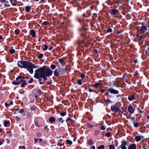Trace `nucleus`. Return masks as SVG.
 <instances>
[{
  "instance_id": "1",
  "label": "nucleus",
  "mask_w": 149,
  "mask_h": 149,
  "mask_svg": "<svg viewBox=\"0 0 149 149\" xmlns=\"http://www.w3.org/2000/svg\"><path fill=\"white\" fill-rule=\"evenodd\" d=\"M53 73V71L50 69H45L44 67H41L35 71L34 75L35 78L39 79L42 78L46 74L47 76L51 75Z\"/></svg>"
},
{
  "instance_id": "2",
  "label": "nucleus",
  "mask_w": 149,
  "mask_h": 149,
  "mask_svg": "<svg viewBox=\"0 0 149 149\" xmlns=\"http://www.w3.org/2000/svg\"><path fill=\"white\" fill-rule=\"evenodd\" d=\"M18 66L20 68L27 69L30 74L33 72V68H35L36 66L32 63L25 61H21L18 62Z\"/></svg>"
},
{
  "instance_id": "3",
  "label": "nucleus",
  "mask_w": 149,
  "mask_h": 149,
  "mask_svg": "<svg viewBox=\"0 0 149 149\" xmlns=\"http://www.w3.org/2000/svg\"><path fill=\"white\" fill-rule=\"evenodd\" d=\"M24 77L19 75L16 78V81H14L12 84L15 85H17L18 84H21V87H24L25 85L27 84L26 83V80H24Z\"/></svg>"
},
{
  "instance_id": "4",
  "label": "nucleus",
  "mask_w": 149,
  "mask_h": 149,
  "mask_svg": "<svg viewBox=\"0 0 149 149\" xmlns=\"http://www.w3.org/2000/svg\"><path fill=\"white\" fill-rule=\"evenodd\" d=\"M77 42L80 46V49L81 52H83L84 55H86L89 53V51L88 49V47L86 45L84 46L83 45L84 42V40H78Z\"/></svg>"
},
{
  "instance_id": "5",
  "label": "nucleus",
  "mask_w": 149,
  "mask_h": 149,
  "mask_svg": "<svg viewBox=\"0 0 149 149\" xmlns=\"http://www.w3.org/2000/svg\"><path fill=\"white\" fill-rule=\"evenodd\" d=\"M147 31V28L146 26L143 24H141L140 29L138 30L137 33H139L140 35L146 34V31Z\"/></svg>"
},
{
  "instance_id": "6",
  "label": "nucleus",
  "mask_w": 149,
  "mask_h": 149,
  "mask_svg": "<svg viewBox=\"0 0 149 149\" xmlns=\"http://www.w3.org/2000/svg\"><path fill=\"white\" fill-rule=\"evenodd\" d=\"M107 91L111 94L114 95L117 94L119 93V91L112 88H109L107 90Z\"/></svg>"
},
{
  "instance_id": "7",
  "label": "nucleus",
  "mask_w": 149,
  "mask_h": 149,
  "mask_svg": "<svg viewBox=\"0 0 149 149\" xmlns=\"http://www.w3.org/2000/svg\"><path fill=\"white\" fill-rule=\"evenodd\" d=\"M111 109L112 111L115 113H117L120 110V109L116 105H112L111 107Z\"/></svg>"
},
{
  "instance_id": "8",
  "label": "nucleus",
  "mask_w": 149,
  "mask_h": 149,
  "mask_svg": "<svg viewBox=\"0 0 149 149\" xmlns=\"http://www.w3.org/2000/svg\"><path fill=\"white\" fill-rule=\"evenodd\" d=\"M119 12V10L118 9H111L110 11V14L112 15L113 17L117 18V13Z\"/></svg>"
},
{
  "instance_id": "9",
  "label": "nucleus",
  "mask_w": 149,
  "mask_h": 149,
  "mask_svg": "<svg viewBox=\"0 0 149 149\" xmlns=\"http://www.w3.org/2000/svg\"><path fill=\"white\" fill-rule=\"evenodd\" d=\"M76 0H75V3ZM76 6L75 5V8H76L77 10L78 11L81 10V5L82 3V2L81 1L79 0L78 2L76 1Z\"/></svg>"
},
{
  "instance_id": "10",
  "label": "nucleus",
  "mask_w": 149,
  "mask_h": 149,
  "mask_svg": "<svg viewBox=\"0 0 149 149\" xmlns=\"http://www.w3.org/2000/svg\"><path fill=\"white\" fill-rule=\"evenodd\" d=\"M139 34V33H138L136 35V37L139 38V40H142V39H145L146 36V34H144L143 35H141V36H140Z\"/></svg>"
},
{
  "instance_id": "11",
  "label": "nucleus",
  "mask_w": 149,
  "mask_h": 149,
  "mask_svg": "<svg viewBox=\"0 0 149 149\" xmlns=\"http://www.w3.org/2000/svg\"><path fill=\"white\" fill-rule=\"evenodd\" d=\"M121 143L122 144L120 146V148H121V149H126L127 148L126 146V145H127V141H125L124 142L122 141Z\"/></svg>"
},
{
  "instance_id": "12",
  "label": "nucleus",
  "mask_w": 149,
  "mask_h": 149,
  "mask_svg": "<svg viewBox=\"0 0 149 149\" xmlns=\"http://www.w3.org/2000/svg\"><path fill=\"white\" fill-rule=\"evenodd\" d=\"M135 109H134L132 106L131 105L129 106L128 108V112L132 114L134 112Z\"/></svg>"
},
{
  "instance_id": "13",
  "label": "nucleus",
  "mask_w": 149,
  "mask_h": 149,
  "mask_svg": "<svg viewBox=\"0 0 149 149\" xmlns=\"http://www.w3.org/2000/svg\"><path fill=\"white\" fill-rule=\"evenodd\" d=\"M91 15V11L90 10L87 11L86 13H84L83 14V16L85 17H88Z\"/></svg>"
},
{
  "instance_id": "14",
  "label": "nucleus",
  "mask_w": 149,
  "mask_h": 149,
  "mask_svg": "<svg viewBox=\"0 0 149 149\" xmlns=\"http://www.w3.org/2000/svg\"><path fill=\"white\" fill-rule=\"evenodd\" d=\"M136 145L135 143H132L130 144L128 147V149H136Z\"/></svg>"
},
{
  "instance_id": "15",
  "label": "nucleus",
  "mask_w": 149,
  "mask_h": 149,
  "mask_svg": "<svg viewBox=\"0 0 149 149\" xmlns=\"http://www.w3.org/2000/svg\"><path fill=\"white\" fill-rule=\"evenodd\" d=\"M100 85V83L99 82H97L95 84H92L91 86H93L95 88V89H97L99 86Z\"/></svg>"
},
{
  "instance_id": "16",
  "label": "nucleus",
  "mask_w": 149,
  "mask_h": 149,
  "mask_svg": "<svg viewBox=\"0 0 149 149\" xmlns=\"http://www.w3.org/2000/svg\"><path fill=\"white\" fill-rule=\"evenodd\" d=\"M11 4L13 6H15L17 3V1L16 0H10Z\"/></svg>"
},
{
  "instance_id": "17",
  "label": "nucleus",
  "mask_w": 149,
  "mask_h": 149,
  "mask_svg": "<svg viewBox=\"0 0 149 149\" xmlns=\"http://www.w3.org/2000/svg\"><path fill=\"white\" fill-rule=\"evenodd\" d=\"M87 143L89 145H92L93 143V141L92 139H90L87 141Z\"/></svg>"
},
{
  "instance_id": "18",
  "label": "nucleus",
  "mask_w": 149,
  "mask_h": 149,
  "mask_svg": "<svg viewBox=\"0 0 149 149\" xmlns=\"http://www.w3.org/2000/svg\"><path fill=\"white\" fill-rule=\"evenodd\" d=\"M30 34L33 37H34L36 36L35 32V31L33 30H30Z\"/></svg>"
},
{
  "instance_id": "19",
  "label": "nucleus",
  "mask_w": 149,
  "mask_h": 149,
  "mask_svg": "<svg viewBox=\"0 0 149 149\" xmlns=\"http://www.w3.org/2000/svg\"><path fill=\"white\" fill-rule=\"evenodd\" d=\"M54 75L56 77H58L59 75L58 72V70L56 69L54 71Z\"/></svg>"
},
{
  "instance_id": "20",
  "label": "nucleus",
  "mask_w": 149,
  "mask_h": 149,
  "mask_svg": "<svg viewBox=\"0 0 149 149\" xmlns=\"http://www.w3.org/2000/svg\"><path fill=\"white\" fill-rule=\"evenodd\" d=\"M128 99L130 101H131L134 99L135 100L134 95H132L131 97L129 96L128 97Z\"/></svg>"
},
{
  "instance_id": "21",
  "label": "nucleus",
  "mask_w": 149,
  "mask_h": 149,
  "mask_svg": "<svg viewBox=\"0 0 149 149\" xmlns=\"http://www.w3.org/2000/svg\"><path fill=\"white\" fill-rule=\"evenodd\" d=\"M135 140L137 142H139L141 140L140 136H136L135 137Z\"/></svg>"
},
{
  "instance_id": "22",
  "label": "nucleus",
  "mask_w": 149,
  "mask_h": 149,
  "mask_svg": "<svg viewBox=\"0 0 149 149\" xmlns=\"http://www.w3.org/2000/svg\"><path fill=\"white\" fill-rule=\"evenodd\" d=\"M10 122L9 121L5 120L4 121V125L5 127L8 126V125L9 124Z\"/></svg>"
},
{
  "instance_id": "23",
  "label": "nucleus",
  "mask_w": 149,
  "mask_h": 149,
  "mask_svg": "<svg viewBox=\"0 0 149 149\" xmlns=\"http://www.w3.org/2000/svg\"><path fill=\"white\" fill-rule=\"evenodd\" d=\"M55 118L54 117H52L50 118L49 119V121L51 123H54L55 121Z\"/></svg>"
},
{
  "instance_id": "24",
  "label": "nucleus",
  "mask_w": 149,
  "mask_h": 149,
  "mask_svg": "<svg viewBox=\"0 0 149 149\" xmlns=\"http://www.w3.org/2000/svg\"><path fill=\"white\" fill-rule=\"evenodd\" d=\"M82 79H78L77 80V83L78 85H81L82 84Z\"/></svg>"
},
{
  "instance_id": "25",
  "label": "nucleus",
  "mask_w": 149,
  "mask_h": 149,
  "mask_svg": "<svg viewBox=\"0 0 149 149\" xmlns=\"http://www.w3.org/2000/svg\"><path fill=\"white\" fill-rule=\"evenodd\" d=\"M81 73L79 71H76L75 70V74H76L77 77L79 78H80V76L81 75Z\"/></svg>"
},
{
  "instance_id": "26",
  "label": "nucleus",
  "mask_w": 149,
  "mask_h": 149,
  "mask_svg": "<svg viewBox=\"0 0 149 149\" xmlns=\"http://www.w3.org/2000/svg\"><path fill=\"white\" fill-rule=\"evenodd\" d=\"M101 132L99 130H96L94 132V135L95 136H97Z\"/></svg>"
},
{
  "instance_id": "27",
  "label": "nucleus",
  "mask_w": 149,
  "mask_h": 149,
  "mask_svg": "<svg viewBox=\"0 0 149 149\" xmlns=\"http://www.w3.org/2000/svg\"><path fill=\"white\" fill-rule=\"evenodd\" d=\"M86 126L87 127L92 128L93 127V126L91 125L89 123H87L86 125Z\"/></svg>"
},
{
  "instance_id": "28",
  "label": "nucleus",
  "mask_w": 149,
  "mask_h": 149,
  "mask_svg": "<svg viewBox=\"0 0 149 149\" xmlns=\"http://www.w3.org/2000/svg\"><path fill=\"white\" fill-rule=\"evenodd\" d=\"M105 102L106 103H111L112 104L113 103V102L112 101H111V100H110V99H109L105 100Z\"/></svg>"
},
{
  "instance_id": "29",
  "label": "nucleus",
  "mask_w": 149,
  "mask_h": 149,
  "mask_svg": "<svg viewBox=\"0 0 149 149\" xmlns=\"http://www.w3.org/2000/svg\"><path fill=\"white\" fill-rule=\"evenodd\" d=\"M134 127L136 128H137L139 127V126H140L139 125L140 124H139L138 123H133Z\"/></svg>"
},
{
  "instance_id": "30",
  "label": "nucleus",
  "mask_w": 149,
  "mask_h": 149,
  "mask_svg": "<svg viewBox=\"0 0 149 149\" xmlns=\"http://www.w3.org/2000/svg\"><path fill=\"white\" fill-rule=\"evenodd\" d=\"M141 109L140 108H138V110L139 112L140 113H143V111L141 110V109H144V107H143L141 106Z\"/></svg>"
},
{
  "instance_id": "31",
  "label": "nucleus",
  "mask_w": 149,
  "mask_h": 149,
  "mask_svg": "<svg viewBox=\"0 0 149 149\" xmlns=\"http://www.w3.org/2000/svg\"><path fill=\"white\" fill-rule=\"evenodd\" d=\"M105 147L104 145H102L97 147V149H104Z\"/></svg>"
},
{
  "instance_id": "32",
  "label": "nucleus",
  "mask_w": 149,
  "mask_h": 149,
  "mask_svg": "<svg viewBox=\"0 0 149 149\" xmlns=\"http://www.w3.org/2000/svg\"><path fill=\"white\" fill-rule=\"evenodd\" d=\"M31 8V6H26L25 7V10L26 11H29L30 10V9Z\"/></svg>"
},
{
  "instance_id": "33",
  "label": "nucleus",
  "mask_w": 149,
  "mask_h": 149,
  "mask_svg": "<svg viewBox=\"0 0 149 149\" xmlns=\"http://www.w3.org/2000/svg\"><path fill=\"white\" fill-rule=\"evenodd\" d=\"M109 149H115V147L113 145H111L109 146Z\"/></svg>"
},
{
  "instance_id": "34",
  "label": "nucleus",
  "mask_w": 149,
  "mask_h": 149,
  "mask_svg": "<svg viewBox=\"0 0 149 149\" xmlns=\"http://www.w3.org/2000/svg\"><path fill=\"white\" fill-rule=\"evenodd\" d=\"M123 113L124 116H126L128 114L127 111L125 109H124L123 111Z\"/></svg>"
},
{
  "instance_id": "35",
  "label": "nucleus",
  "mask_w": 149,
  "mask_h": 149,
  "mask_svg": "<svg viewBox=\"0 0 149 149\" xmlns=\"http://www.w3.org/2000/svg\"><path fill=\"white\" fill-rule=\"evenodd\" d=\"M44 56V55L43 54H40L38 56V57L39 58H42L43 57V56Z\"/></svg>"
},
{
  "instance_id": "36",
  "label": "nucleus",
  "mask_w": 149,
  "mask_h": 149,
  "mask_svg": "<svg viewBox=\"0 0 149 149\" xmlns=\"http://www.w3.org/2000/svg\"><path fill=\"white\" fill-rule=\"evenodd\" d=\"M67 143L68 144H69L70 145H71L72 143L71 141L69 140H67Z\"/></svg>"
},
{
  "instance_id": "37",
  "label": "nucleus",
  "mask_w": 149,
  "mask_h": 149,
  "mask_svg": "<svg viewBox=\"0 0 149 149\" xmlns=\"http://www.w3.org/2000/svg\"><path fill=\"white\" fill-rule=\"evenodd\" d=\"M105 135L106 136H107L108 137H109L111 136L110 132H108L105 134Z\"/></svg>"
},
{
  "instance_id": "38",
  "label": "nucleus",
  "mask_w": 149,
  "mask_h": 149,
  "mask_svg": "<svg viewBox=\"0 0 149 149\" xmlns=\"http://www.w3.org/2000/svg\"><path fill=\"white\" fill-rule=\"evenodd\" d=\"M19 30H18V29H16L15 31V34L16 35H18L19 33Z\"/></svg>"
},
{
  "instance_id": "39",
  "label": "nucleus",
  "mask_w": 149,
  "mask_h": 149,
  "mask_svg": "<svg viewBox=\"0 0 149 149\" xmlns=\"http://www.w3.org/2000/svg\"><path fill=\"white\" fill-rule=\"evenodd\" d=\"M45 47L43 48V49L44 51L46 50L48 48V46L46 45H44Z\"/></svg>"
},
{
  "instance_id": "40",
  "label": "nucleus",
  "mask_w": 149,
  "mask_h": 149,
  "mask_svg": "<svg viewBox=\"0 0 149 149\" xmlns=\"http://www.w3.org/2000/svg\"><path fill=\"white\" fill-rule=\"evenodd\" d=\"M51 68L53 70L54 69L56 68V65L54 64L52 65L51 66Z\"/></svg>"
},
{
  "instance_id": "41",
  "label": "nucleus",
  "mask_w": 149,
  "mask_h": 149,
  "mask_svg": "<svg viewBox=\"0 0 149 149\" xmlns=\"http://www.w3.org/2000/svg\"><path fill=\"white\" fill-rule=\"evenodd\" d=\"M76 20L78 22H79V23H81L82 21H81V20L78 18V17H77L76 18Z\"/></svg>"
},
{
  "instance_id": "42",
  "label": "nucleus",
  "mask_w": 149,
  "mask_h": 149,
  "mask_svg": "<svg viewBox=\"0 0 149 149\" xmlns=\"http://www.w3.org/2000/svg\"><path fill=\"white\" fill-rule=\"evenodd\" d=\"M46 74H45V75H44L43 77H42V78H43V79H44V80H47L48 79L47 78V77H48L49 76H47L46 75Z\"/></svg>"
},
{
  "instance_id": "43",
  "label": "nucleus",
  "mask_w": 149,
  "mask_h": 149,
  "mask_svg": "<svg viewBox=\"0 0 149 149\" xmlns=\"http://www.w3.org/2000/svg\"><path fill=\"white\" fill-rule=\"evenodd\" d=\"M112 31V29L111 28H108L107 30V32L110 33Z\"/></svg>"
},
{
  "instance_id": "44",
  "label": "nucleus",
  "mask_w": 149,
  "mask_h": 149,
  "mask_svg": "<svg viewBox=\"0 0 149 149\" xmlns=\"http://www.w3.org/2000/svg\"><path fill=\"white\" fill-rule=\"evenodd\" d=\"M135 119V118L134 117H132L131 118V120L133 121V123H135V122H136Z\"/></svg>"
},
{
  "instance_id": "45",
  "label": "nucleus",
  "mask_w": 149,
  "mask_h": 149,
  "mask_svg": "<svg viewBox=\"0 0 149 149\" xmlns=\"http://www.w3.org/2000/svg\"><path fill=\"white\" fill-rule=\"evenodd\" d=\"M81 77L82 79H84L85 77V74L83 73H81Z\"/></svg>"
},
{
  "instance_id": "46",
  "label": "nucleus",
  "mask_w": 149,
  "mask_h": 149,
  "mask_svg": "<svg viewBox=\"0 0 149 149\" xmlns=\"http://www.w3.org/2000/svg\"><path fill=\"white\" fill-rule=\"evenodd\" d=\"M100 129L102 130H104L105 128L104 126H102L100 127Z\"/></svg>"
},
{
  "instance_id": "47",
  "label": "nucleus",
  "mask_w": 149,
  "mask_h": 149,
  "mask_svg": "<svg viewBox=\"0 0 149 149\" xmlns=\"http://www.w3.org/2000/svg\"><path fill=\"white\" fill-rule=\"evenodd\" d=\"M35 124L36 126V127H40V126H39V125L38 124V122L36 121L35 122Z\"/></svg>"
},
{
  "instance_id": "48",
  "label": "nucleus",
  "mask_w": 149,
  "mask_h": 149,
  "mask_svg": "<svg viewBox=\"0 0 149 149\" xmlns=\"http://www.w3.org/2000/svg\"><path fill=\"white\" fill-rule=\"evenodd\" d=\"M10 52L11 54L14 53L15 52V50L13 49H11L10 50Z\"/></svg>"
},
{
  "instance_id": "49",
  "label": "nucleus",
  "mask_w": 149,
  "mask_h": 149,
  "mask_svg": "<svg viewBox=\"0 0 149 149\" xmlns=\"http://www.w3.org/2000/svg\"><path fill=\"white\" fill-rule=\"evenodd\" d=\"M24 112V110L22 109H21L19 110V113H23Z\"/></svg>"
},
{
  "instance_id": "50",
  "label": "nucleus",
  "mask_w": 149,
  "mask_h": 149,
  "mask_svg": "<svg viewBox=\"0 0 149 149\" xmlns=\"http://www.w3.org/2000/svg\"><path fill=\"white\" fill-rule=\"evenodd\" d=\"M66 114V113L65 112H62L61 113V115L62 116H65Z\"/></svg>"
},
{
  "instance_id": "51",
  "label": "nucleus",
  "mask_w": 149,
  "mask_h": 149,
  "mask_svg": "<svg viewBox=\"0 0 149 149\" xmlns=\"http://www.w3.org/2000/svg\"><path fill=\"white\" fill-rule=\"evenodd\" d=\"M101 91L102 93H104L105 91V89L101 88Z\"/></svg>"
},
{
  "instance_id": "52",
  "label": "nucleus",
  "mask_w": 149,
  "mask_h": 149,
  "mask_svg": "<svg viewBox=\"0 0 149 149\" xmlns=\"http://www.w3.org/2000/svg\"><path fill=\"white\" fill-rule=\"evenodd\" d=\"M59 121L60 122H61V123H63V118H59Z\"/></svg>"
},
{
  "instance_id": "53",
  "label": "nucleus",
  "mask_w": 149,
  "mask_h": 149,
  "mask_svg": "<svg viewBox=\"0 0 149 149\" xmlns=\"http://www.w3.org/2000/svg\"><path fill=\"white\" fill-rule=\"evenodd\" d=\"M30 109L31 111H33L35 110V107H31L30 108Z\"/></svg>"
},
{
  "instance_id": "54",
  "label": "nucleus",
  "mask_w": 149,
  "mask_h": 149,
  "mask_svg": "<svg viewBox=\"0 0 149 149\" xmlns=\"http://www.w3.org/2000/svg\"><path fill=\"white\" fill-rule=\"evenodd\" d=\"M48 23V22L47 21H44L43 23V24L44 25H47Z\"/></svg>"
},
{
  "instance_id": "55",
  "label": "nucleus",
  "mask_w": 149,
  "mask_h": 149,
  "mask_svg": "<svg viewBox=\"0 0 149 149\" xmlns=\"http://www.w3.org/2000/svg\"><path fill=\"white\" fill-rule=\"evenodd\" d=\"M33 81V79L32 78L30 79V80L28 81L29 83H31Z\"/></svg>"
},
{
  "instance_id": "56",
  "label": "nucleus",
  "mask_w": 149,
  "mask_h": 149,
  "mask_svg": "<svg viewBox=\"0 0 149 149\" xmlns=\"http://www.w3.org/2000/svg\"><path fill=\"white\" fill-rule=\"evenodd\" d=\"M93 52L95 54H96L98 53L97 50V49H95L94 50Z\"/></svg>"
},
{
  "instance_id": "57",
  "label": "nucleus",
  "mask_w": 149,
  "mask_h": 149,
  "mask_svg": "<svg viewBox=\"0 0 149 149\" xmlns=\"http://www.w3.org/2000/svg\"><path fill=\"white\" fill-rule=\"evenodd\" d=\"M63 59H60L59 60V61L60 63H62L63 61Z\"/></svg>"
},
{
  "instance_id": "58",
  "label": "nucleus",
  "mask_w": 149,
  "mask_h": 149,
  "mask_svg": "<svg viewBox=\"0 0 149 149\" xmlns=\"http://www.w3.org/2000/svg\"><path fill=\"white\" fill-rule=\"evenodd\" d=\"M69 120H70L71 121H73V120L71 119L68 118L67 119L66 121L68 122Z\"/></svg>"
},
{
  "instance_id": "59",
  "label": "nucleus",
  "mask_w": 149,
  "mask_h": 149,
  "mask_svg": "<svg viewBox=\"0 0 149 149\" xmlns=\"http://www.w3.org/2000/svg\"><path fill=\"white\" fill-rule=\"evenodd\" d=\"M141 139H142V140H144L145 138L144 137V136H140Z\"/></svg>"
},
{
  "instance_id": "60",
  "label": "nucleus",
  "mask_w": 149,
  "mask_h": 149,
  "mask_svg": "<svg viewBox=\"0 0 149 149\" xmlns=\"http://www.w3.org/2000/svg\"><path fill=\"white\" fill-rule=\"evenodd\" d=\"M79 124H77V125H75V128L76 127L77 128V127H79Z\"/></svg>"
},
{
  "instance_id": "61",
  "label": "nucleus",
  "mask_w": 149,
  "mask_h": 149,
  "mask_svg": "<svg viewBox=\"0 0 149 149\" xmlns=\"http://www.w3.org/2000/svg\"><path fill=\"white\" fill-rule=\"evenodd\" d=\"M82 31H83V29L82 28H79L78 29V31L79 32H81Z\"/></svg>"
},
{
  "instance_id": "62",
  "label": "nucleus",
  "mask_w": 149,
  "mask_h": 149,
  "mask_svg": "<svg viewBox=\"0 0 149 149\" xmlns=\"http://www.w3.org/2000/svg\"><path fill=\"white\" fill-rule=\"evenodd\" d=\"M38 142H40L42 141V139H38Z\"/></svg>"
},
{
  "instance_id": "63",
  "label": "nucleus",
  "mask_w": 149,
  "mask_h": 149,
  "mask_svg": "<svg viewBox=\"0 0 149 149\" xmlns=\"http://www.w3.org/2000/svg\"><path fill=\"white\" fill-rule=\"evenodd\" d=\"M16 119L18 121L19 120V118L18 116H17L16 117Z\"/></svg>"
},
{
  "instance_id": "64",
  "label": "nucleus",
  "mask_w": 149,
  "mask_h": 149,
  "mask_svg": "<svg viewBox=\"0 0 149 149\" xmlns=\"http://www.w3.org/2000/svg\"><path fill=\"white\" fill-rule=\"evenodd\" d=\"M138 74V72L137 71H135V74H134V75L136 76Z\"/></svg>"
}]
</instances>
